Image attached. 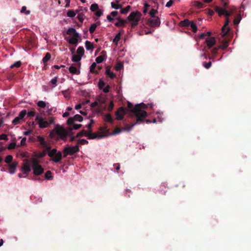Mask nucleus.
<instances>
[{
  "label": "nucleus",
  "mask_w": 251,
  "mask_h": 251,
  "mask_svg": "<svg viewBox=\"0 0 251 251\" xmlns=\"http://www.w3.org/2000/svg\"><path fill=\"white\" fill-rule=\"evenodd\" d=\"M45 178L48 180L52 179V176L51 175V172L50 171H48L46 172Z\"/></svg>",
  "instance_id": "33"
},
{
  "label": "nucleus",
  "mask_w": 251,
  "mask_h": 251,
  "mask_svg": "<svg viewBox=\"0 0 251 251\" xmlns=\"http://www.w3.org/2000/svg\"><path fill=\"white\" fill-rule=\"evenodd\" d=\"M121 35L122 34L121 32H119L118 33H117L115 36L114 38L113 39V42L117 45L118 42L121 39Z\"/></svg>",
  "instance_id": "27"
},
{
  "label": "nucleus",
  "mask_w": 251,
  "mask_h": 251,
  "mask_svg": "<svg viewBox=\"0 0 251 251\" xmlns=\"http://www.w3.org/2000/svg\"><path fill=\"white\" fill-rule=\"evenodd\" d=\"M32 169L33 174L36 176L41 175L44 172V169L41 165L38 164V160L35 159L32 160Z\"/></svg>",
  "instance_id": "7"
},
{
  "label": "nucleus",
  "mask_w": 251,
  "mask_h": 251,
  "mask_svg": "<svg viewBox=\"0 0 251 251\" xmlns=\"http://www.w3.org/2000/svg\"><path fill=\"white\" fill-rule=\"evenodd\" d=\"M26 113H27L26 110L25 109L21 111L20 112L19 116L15 117L14 118V119L13 120L12 124L14 125H16L20 124L21 123V122L22 120H23L24 117L26 115Z\"/></svg>",
  "instance_id": "10"
},
{
  "label": "nucleus",
  "mask_w": 251,
  "mask_h": 251,
  "mask_svg": "<svg viewBox=\"0 0 251 251\" xmlns=\"http://www.w3.org/2000/svg\"><path fill=\"white\" fill-rule=\"evenodd\" d=\"M158 13L157 10H155L154 9H151V10L149 12V15L151 17H155V15Z\"/></svg>",
  "instance_id": "40"
},
{
  "label": "nucleus",
  "mask_w": 251,
  "mask_h": 251,
  "mask_svg": "<svg viewBox=\"0 0 251 251\" xmlns=\"http://www.w3.org/2000/svg\"><path fill=\"white\" fill-rule=\"evenodd\" d=\"M85 47L87 50L92 51L94 49L93 44L89 41L85 42Z\"/></svg>",
  "instance_id": "22"
},
{
  "label": "nucleus",
  "mask_w": 251,
  "mask_h": 251,
  "mask_svg": "<svg viewBox=\"0 0 251 251\" xmlns=\"http://www.w3.org/2000/svg\"><path fill=\"white\" fill-rule=\"evenodd\" d=\"M26 140V139L25 137L23 138L21 141V146H23L25 145Z\"/></svg>",
  "instance_id": "63"
},
{
  "label": "nucleus",
  "mask_w": 251,
  "mask_h": 251,
  "mask_svg": "<svg viewBox=\"0 0 251 251\" xmlns=\"http://www.w3.org/2000/svg\"><path fill=\"white\" fill-rule=\"evenodd\" d=\"M105 85V82L101 79H100V80L99 81V84H98L99 88L100 89H102L104 87Z\"/></svg>",
  "instance_id": "48"
},
{
  "label": "nucleus",
  "mask_w": 251,
  "mask_h": 251,
  "mask_svg": "<svg viewBox=\"0 0 251 251\" xmlns=\"http://www.w3.org/2000/svg\"><path fill=\"white\" fill-rule=\"evenodd\" d=\"M48 151H47L46 149H44L42 152L39 153L38 154L37 157L40 158H43L45 156H46V154H48Z\"/></svg>",
  "instance_id": "38"
},
{
  "label": "nucleus",
  "mask_w": 251,
  "mask_h": 251,
  "mask_svg": "<svg viewBox=\"0 0 251 251\" xmlns=\"http://www.w3.org/2000/svg\"><path fill=\"white\" fill-rule=\"evenodd\" d=\"M106 74L111 78L113 79L116 77V75L110 71V68L107 67L106 69Z\"/></svg>",
  "instance_id": "23"
},
{
  "label": "nucleus",
  "mask_w": 251,
  "mask_h": 251,
  "mask_svg": "<svg viewBox=\"0 0 251 251\" xmlns=\"http://www.w3.org/2000/svg\"><path fill=\"white\" fill-rule=\"evenodd\" d=\"M174 1L173 0H170L167 3H166V6L167 7H171L173 3H174Z\"/></svg>",
  "instance_id": "64"
},
{
  "label": "nucleus",
  "mask_w": 251,
  "mask_h": 251,
  "mask_svg": "<svg viewBox=\"0 0 251 251\" xmlns=\"http://www.w3.org/2000/svg\"><path fill=\"white\" fill-rule=\"evenodd\" d=\"M97 66V64L96 63L94 62L92 64L90 67V71L92 73H95V68Z\"/></svg>",
  "instance_id": "46"
},
{
  "label": "nucleus",
  "mask_w": 251,
  "mask_h": 251,
  "mask_svg": "<svg viewBox=\"0 0 251 251\" xmlns=\"http://www.w3.org/2000/svg\"><path fill=\"white\" fill-rule=\"evenodd\" d=\"M219 48H215L211 50V53L214 55H216L218 53Z\"/></svg>",
  "instance_id": "57"
},
{
  "label": "nucleus",
  "mask_w": 251,
  "mask_h": 251,
  "mask_svg": "<svg viewBox=\"0 0 251 251\" xmlns=\"http://www.w3.org/2000/svg\"><path fill=\"white\" fill-rule=\"evenodd\" d=\"M130 8V6L128 5L126 7L121 9L120 12L122 14H126L129 11Z\"/></svg>",
  "instance_id": "30"
},
{
  "label": "nucleus",
  "mask_w": 251,
  "mask_h": 251,
  "mask_svg": "<svg viewBox=\"0 0 251 251\" xmlns=\"http://www.w3.org/2000/svg\"><path fill=\"white\" fill-rule=\"evenodd\" d=\"M67 34L72 36V38L68 40L67 41L70 44L76 46L78 42V38L80 37L79 34L74 28H69L67 31Z\"/></svg>",
  "instance_id": "5"
},
{
  "label": "nucleus",
  "mask_w": 251,
  "mask_h": 251,
  "mask_svg": "<svg viewBox=\"0 0 251 251\" xmlns=\"http://www.w3.org/2000/svg\"><path fill=\"white\" fill-rule=\"evenodd\" d=\"M37 106L40 108H44L46 107V103L43 100L39 101L37 102Z\"/></svg>",
  "instance_id": "37"
},
{
  "label": "nucleus",
  "mask_w": 251,
  "mask_h": 251,
  "mask_svg": "<svg viewBox=\"0 0 251 251\" xmlns=\"http://www.w3.org/2000/svg\"><path fill=\"white\" fill-rule=\"evenodd\" d=\"M147 107V105L144 103L137 104L134 107L133 104L130 102H127V111H129V115L131 117L134 116L136 118V122L134 123L126 125L124 129L126 131H129L132 127L136 124H140L144 121L145 119L147 116V112L144 109Z\"/></svg>",
  "instance_id": "1"
},
{
  "label": "nucleus",
  "mask_w": 251,
  "mask_h": 251,
  "mask_svg": "<svg viewBox=\"0 0 251 251\" xmlns=\"http://www.w3.org/2000/svg\"><path fill=\"white\" fill-rule=\"evenodd\" d=\"M69 70L70 72L73 74L78 75L80 74L79 71H78L77 68L73 66H71L69 67Z\"/></svg>",
  "instance_id": "24"
},
{
  "label": "nucleus",
  "mask_w": 251,
  "mask_h": 251,
  "mask_svg": "<svg viewBox=\"0 0 251 251\" xmlns=\"http://www.w3.org/2000/svg\"><path fill=\"white\" fill-rule=\"evenodd\" d=\"M229 23V20L228 18H226V22L224 26L222 28V36H225L228 33L229 31V28L228 27V24Z\"/></svg>",
  "instance_id": "14"
},
{
  "label": "nucleus",
  "mask_w": 251,
  "mask_h": 251,
  "mask_svg": "<svg viewBox=\"0 0 251 251\" xmlns=\"http://www.w3.org/2000/svg\"><path fill=\"white\" fill-rule=\"evenodd\" d=\"M127 111V109L126 108L121 107L118 110L116 111L115 115L116 116V119L118 120H122L124 118L125 115Z\"/></svg>",
  "instance_id": "11"
},
{
  "label": "nucleus",
  "mask_w": 251,
  "mask_h": 251,
  "mask_svg": "<svg viewBox=\"0 0 251 251\" xmlns=\"http://www.w3.org/2000/svg\"><path fill=\"white\" fill-rule=\"evenodd\" d=\"M150 7V5L149 4L146 3L144 5V10H143V13L146 14L148 12V9L149 7Z\"/></svg>",
  "instance_id": "51"
},
{
  "label": "nucleus",
  "mask_w": 251,
  "mask_h": 251,
  "mask_svg": "<svg viewBox=\"0 0 251 251\" xmlns=\"http://www.w3.org/2000/svg\"><path fill=\"white\" fill-rule=\"evenodd\" d=\"M79 149L78 145H76L75 146H67L63 150V157H66L68 155H72L78 152Z\"/></svg>",
  "instance_id": "6"
},
{
  "label": "nucleus",
  "mask_w": 251,
  "mask_h": 251,
  "mask_svg": "<svg viewBox=\"0 0 251 251\" xmlns=\"http://www.w3.org/2000/svg\"><path fill=\"white\" fill-rule=\"evenodd\" d=\"M87 131L85 130H82L81 131L77 133L76 137H80L82 136H85V135H86Z\"/></svg>",
  "instance_id": "39"
},
{
  "label": "nucleus",
  "mask_w": 251,
  "mask_h": 251,
  "mask_svg": "<svg viewBox=\"0 0 251 251\" xmlns=\"http://www.w3.org/2000/svg\"><path fill=\"white\" fill-rule=\"evenodd\" d=\"M22 64V62L20 61H18L14 63L13 64L11 65L10 66L11 68H13L14 67L19 68L21 66Z\"/></svg>",
  "instance_id": "45"
},
{
  "label": "nucleus",
  "mask_w": 251,
  "mask_h": 251,
  "mask_svg": "<svg viewBox=\"0 0 251 251\" xmlns=\"http://www.w3.org/2000/svg\"><path fill=\"white\" fill-rule=\"evenodd\" d=\"M147 24L152 27H157L160 25V19L157 16L151 17L148 20Z\"/></svg>",
  "instance_id": "8"
},
{
  "label": "nucleus",
  "mask_w": 251,
  "mask_h": 251,
  "mask_svg": "<svg viewBox=\"0 0 251 251\" xmlns=\"http://www.w3.org/2000/svg\"><path fill=\"white\" fill-rule=\"evenodd\" d=\"M123 67V64L121 63H119L117 65V66L115 67V69L117 71H120L122 69V68Z\"/></svg>",
  "instance_id": "62"
},
{
  "label": "nucleus",
  "mask_w": 251,
  "mask_h": 251,
  "mask_svg": "<svg viewBox=\"0 0 251 251\" xmlns=\"http://www.w3.org/2000/svg\"><path fill=\"white\" fill-rule=\"evenodd\" d=\"M228 42L227 41H225L223 44L222 45H221L219 47V48H221L222 49V50H225L227 48V47H228Z\"/></svg>",
  "instance_id": "36"
},
{
  "label": "nucleus",
  "mask_w": 251,
  "mask_h": 251,
  "mask_svg": "<svg viewBox=\"0 0 251 251\" xmlns=\"http://www.w3.org/2000/svg\"><path fill=\"white\" fill-rule=\"evenodd\" d=\"M18 163L14 162L8 165V172L10 174H13L15 172V170L17 166Z\"/></svg>",
  "instance_id": "18"
},
{
  "label": "nucleus",
  "mask_w": 251,
  "mask_h": 251,
  "mask_svg": "<svg viewBox=\"0 0 251 251\" xmlns=\"http://www.w3.org/2000/svg\"><path fill=\"white\" fill-rule=\"evenodd\" d=\"M21 12V13H25V12L26 15H28V14H30V11L29 10H26V7L25 6H23L22 7Z\"/></svg>",
  "instance_id": "49"
},
{
  "label": "nucleus",
  "mask_w": 251,
  "mask_h": 251,
  "mask_svg": "<svg viewBox=\"0 0 251 251\" xmlns=\"http://www.w3.org/2000/svg\"><path fill=\"white\" fill-rule=\"evenodd\" d=\"M55 130L56 134L59 136V137L63 140H66L69 132L66 129L63 127H56Z\"/></svg>",
  "instance_id": "9"
},
{
  "label": "nucleus",
  "mask_w": 251,
  "mask_h": 251,
  "mask_svg": "<svg viewBox=\"0 0 251 251\" xmlns=\"http://www.w3.org/2000/svg\"><path fill=\"white\" fill-rule=\"evenodd\" d=\"M51 58V54L49 52H47L43 58V62L45 65L46 63Z\"/></svg>",
  "instance_id": "26"
},
{
  "label": "nucleus",
  "mask_w": 251,
  "mask_h": 251,
  "mask_svg": "<svg viewBox=\"0 0 251 251\" xmlns=\"http://www.w3.org/2000/svg\"><path fill=\"white\" fill-rule=\"evenodd\" d=\"M71 126H72V129H79L81 126V124H75L74 123L73 124H72Z\"/></svg>",
  "instance_id": "50"
},
{
  "label": "nucleus",
  "mask_w": 251,
  "mask_h": 251,
  "mask_svg": "<svg viewBox=\"0 0 251 251\" xmlns=\"http://www.w3.org/2000/svg\"><path fill=\"white\" fill-rule=\"evenodd\" d=\"M101 53V55L97 57L96 59V61L97 63H100L106 59V52L102 51Z\"/></svg>",
  "instance_id": "19"
},
{
  "label": "nucleus",
  "mask_w": 251,
  "mask_h": 251,
  "mask_svg": "<svg viewBox=\"0 0 251 251\" xmlns=\"http://www.w3.org/2000/svg\"><path fill=\"white\" fill-rule=\"evenodd\" d=\"M83 120L82 117L79 115L76 114L73 117H70L67 121V124L68 125H71L73 124L75 121L81 122Z\"/></svg>",
  "instance_id": "13"
},
{
  "label": "nucleus",
  "mask_w": 251,
  "mask_h": 251,
  "mask_svg": "<svg viewBox=\"0 0 251 251\" xmlns=\"http://www.w3.org/2000/svg\"><path fill=\"white\" fill-rule=\"evenodd\" d=\"M82 57L78 54H73L72 58V60L73 62H77L79 61L81 59Z\"/></svg>",
  "instance_id": "28"
},
{
  "label": "nucleus",
  "mask_w": 251,
  "mask_h": 251,
  "mask_svg": "<svg viewBox=\"0 0 251 251\" xmlns=\"http://www.w3.org/2000/svg\"><path fill=\"white\" fill-rule=\"evenodd\" d=\"M88 144V141H87L86 140L84 139H79L77 141V145H78L79 146V145H86V144Z\"/></svg>",
  "instance_id": "41"
},
{
  "label": "nucleus",
  "mask_w": 251,
  "mask_h": 251,
  "mask_svg": "<svg viewBox=\"0 0 251 251\" xmlns=\"http://www.w3.org/2000/svg\"><path fill=\"white\" fill-rule=\"evenodd\" d=\"M37 139V141L40 142V145L44 149H46L47 151L50 150L51 148L50 146L45 141L43 137L38 136Z\"/></svg>",
  "instance_id": "12"
},
{
  "label": "nucleus",
  "mask_w": 251,
  "mask_h": 251,
  "mask_svg": "<svg viewBox=\"0 0 251 251\" xmlns=\"http://www.w3.org/2000/svg\"><path fill=\"white\" fill-rule=\"evenodd\" d=\"M85 136L87 137L88 139H94L96 138L100 139L103 137V135H101L100 134L92 133L91 130L87 131Z\"/></svg>",
  "instance_id": "15"
},
{
  "label": "nucleus",
  "mask_w": 251,
  "mask_h": 251,
  "mask_svg": "<svg viewBox=\"0 0 251 251\" xmlns=\"http://www.w3.org/2000/svg\"><path fill=\"white\" fill-rule=\"evenodd\" d=\"M97 101H98V103H100V104H103L105 103V98L100 97L97 99Z\"/></svg>",
  "instance_id": "43"
},
{
  "label": "nucleus",
  "mask_w": 251,
  "mask_h": 251,
  "mask_svg": "<svg viewBox=\"0 0 251 251\" xmlns=\"http://www.w3.org/2000/svg\"><path fill=\"white\" fill-rule=\"evenodd\" d=\"M48 155L51 158L50 160L53 161L55 163L59 162L62 158V153L60 151H57L56 149H53L52 150L48 151Z\"/></svg>",
  "instance_id": "4"
},
{
  "label": "nucleus",
  "mask_w": 251,
  "mask_h": 251,
  "mask_svg": "<svg viewBox=\"0 0 251 251\" xmlns=\"http://www.w3.org/2000/svg\"><path fill=\"white\" fill-rule=\"evenodd\" d=\"M142 14L139 11L132 12L127 17L126 20H123L121 17L116 18L118 21L114 24L117 27H120L125 26L127 23V21L130 23L131 27L134 28L136 26L140 20Z\"/></svg>",
  "instance_id": "2"
},
{
  "label": "nucleus",
  "mask_w": 251,
  "mask_h": 251,
  "mask_svg": "<svg viewBox=\"0 0 251 251\" xmlns=\"http://www.w3.org/2000/svg\"><path fill=\"white\" fill-rule=\"evenodd\" d=\"M35 121L37 122L39 127L40 128H45L48 127L50 125L53 124L54 118L49 117L47 121L42 117H40L38 114L36 116Z\"/></svg>",
  "instance_id": "3"
},
{
  "label": "nucleus",
  "mask_w": 251,
  "mask_h": 251,
  "mask_svg": "<svg viewBox=\"0 0 251 251\" xmlns=\"http://www.w3.org/2000/svg\"><path fill=\"white\" fill-rule=\"evenodd\" d=\"M76 52L78 55H80L81 57L84 54V49L83 47H79L76 50Z\"/></svg>",
  "instance_id": "29"
},
{
  "label": "nucleus",
  "mask_w": 251,
  "mask_h": 251,
  "mask_svg": "<svg viewBox=\"0 0 251 251\" xmlns=\"http://www.w3.org/2000/svg\"><path fill=\"white\" fill-rule=\"evenodd\" d=\"M16 147V143L15 142H12V143H11L8 146V149L9 150H12V149H15Z\"/></svg>",
  "instance_id": "55"
},
{
  "label": "nucleus",
  "mask_w": 251,
  "mask_h": 251,
  "mask_svg": "<svg viewBox=\"0 0 251 251\" xmlns=\"http://www.w3.org/2000/svg\"><path fill=\"white\" fill-rule=\"evenodd\" d=\"M212 63L210 61L208 62H204L203 63V66L206 69H209L211 66Z\"/></svg>",
  "instance_id": "52"
},
{
  "label": "nucleus",
  "mask_w": 251,
  "mask_h": 251,
  "mask_svg": "<svg viewBox=\"0 0 251 251\" xmlns=\"http://www.w3.org/2000/svg\"><path fill=\"white\" fill-rule=\"evenodd\" d=\"M35 111L33 110L28 111L26 114L28 117H33L35 115Z\"/></svg>",
  "instance_id": "53"
},
{
  "label": "nucleus",
  "mask_w": 251,
  "mask_h": 251,
  "mask_svg": "<svg viewBox=\"0 0 251 251\" xmlns=\"http://www.w3.org/2000/svg\"><path fill=\"white\" fill-rule=\"evenodd\" d=\"M95 14L97 17H100L102 15L103 12L102 10L98 9Z\"/></svg>",
  "instance_id": "59"
},
{
  "label": "nucleus",
  "mask_w": 251,
  "mask_h": 251,
  "mask_svg": "<svg viewBox=\"0 0 251 251\" xmlns=\"http://www.w3.org/2000/svg\"><path fill=\"white\" fill-rule=\"evenodd\" d=\"M189 26L191 27V28L193 32L195 33L197 31V27L196 25L193 22H190Z\"/></svg>",
  "instance_id": "32"
},
{
  "label": "nucleus",
  "mask_w": 251,
  "mask_h": 251,
  "mask_svg": "<svg viewBox=\"0 0 251 251\" xmlns=\"http://www.w3.org/2000/svg\"><path fill=\"white\" fill-rule=\"evenodd\" d=\"M112 8L115 9H119L122 8V5L120 4L115 3L114 2H112L111 3Z\"/></svg>",
  "instance_id": "35"
},
{
  "label": "nucleus",
  "mask_w": 251,
  "mask_h": 251,
  "mask_svg": "<svg viewBox=\"0 0 251 251\" xmlns=\"http://www.w3.org/2000/svg\"><path fill=\"white\" fill-rule=\"evenodd\" d=\"M99 9V6L97 3L92 4L90 6V10L93 12H96Z\"/></svg>",
  "instance_id": "34"
},
{
  "label": "nucleus",
  "mask_w": 251,
  "mask_h": 251,
  "mask_svg": "<svg viewBox=\"0 0 251 251\" xmlns=\"http://www.w3.org/2000/svg\"><path fill=\"white\" fill-rule=\"evenodd\" d=\"M104 122H109L112 124L114 123V120L112 118L110 114H107L104 116Z\"/></svg>",
  "instance_id": "20"
},
{
  "label": "nucleus",
  "mask_w": 251,
  "mask_h": 251,
  "mask_svg": "<svg viewBox=\"0 0 251 251\" xmlns=\"http://www.w3.org/2000/svg\"><path fill=\"white\" fill-rule=\"evenodd\" d=\"M110 88V85H107L105 88H103V92L107 93L109 92V89Z\"/></svg>",
  "instance_id": "60"
},
{
  "label": "nucleus",
  "mask_w": 251,
  "mask_h": 251,
  "mask_svg": "<svg viewBox=\"0 0 251 251\" xmlns=\"http://www.w3.org/2000/svg\"><path fill=\"white\" fill-rule=\"evenodd\" d=\"M83 16H84V14L82 13H79L77 15V17L78 19L79 20V21L81 23H82L83 21Z\"/></svg>",
  "instance_id": "54"
},
{
  "label": "nucleus",
  "mask_w": 251,
  "mask_h": 251,
  "mask_svg": "<svg viewBox=\"0 0 251 251\" xmlns=\"http://www.w3.org/2000/svg\"><path fill=\"white\" fill-rule=\"evenodd\" d=\"M190 21L188 19H185L180 22L179 25L181 26L188 27L190 25Z\"/></svg>",
  "instance_id": "25"
},
{
  "label": "nucleus",
  "mask_w": 251,
  "mask_h": 251,
  "mask_svg": "<svg viewBox=\"0 0 251 251\" xmlns=\"http://www.w3.org/2000/svg\"><path fill=\"white\" fill-rule=\"evenodd\" d=\"M97 27V24H92L89 28V31L91 34H92L95 31Z\"/></svg>",
  "instance_id": "44"
},
{
  "label": "nucleus",
  "mask_w": 251,
  "mask_h": 251,
  "mask_svg": "<svg viewBox=\"0 0 251 251\" xmlns=\"http://www.w3.org/2000/svg\"><path fill=\"white\" fill-rule=\"evenodd\" d=\"M31 171V167L30 164L28 162L24 163L22 167V171L24 174H27Z\"/></svg>",
  "instance_id": "17"
},
{
  "label": "nucleus",
  "mask_w": 251,
  "mask_h": 251,
  "mask_svg": "<svg viewBox=\"0 0 251 251\" xmlns=\"http://www.w3.org/2000/svg\"><path fill=\"white\" fill-rule=\"evenodd\" d=\"M226 9L222 8L219 6H216L215 8V11L220 16H221L224 14V12Z\"/></svg>",
  "instance_id": "21"
},
{
  "label": "nucleus",
  "mask_w": 251,
  "mask_h": 251,
  "mask_svg": "<svg viewBox=\"0 0 251 251\" xmlns=\"http://www.w3.org/2000/svg\"><path fill=\"white\" fill-rule=\"evenodd\" d=\"M13 160V156L11 155L6 156L5 159V162L7 163H9L12 162Z\"/></svg>",
  "instance_id": "47"
},
{
  "label": "nucleus",
  "mask_w": 251,
  "mask_h": 251,
  "mask_svg": "<svg viewBox=\"0 0 251 251\" xmlns=\"http://www.w3.org/2000/svg\"><path fill=\"white\" fill-rule=\"evenodd\" d=\"M114 105L113 101H111L110 102V104L108 107V110L109 111H112L114 108Z\"/></svg>",
  "instance_id": "56"
},
{
  "label": "nucleus",
  "mask_w": 251,
  "mask_h": 251,
  "mask_svg": "<svg viewBox=\"0 0 251 251\" xmlns=\"http://www.w3.org/2000/svg\"><path fill=\"white\" fill-rule=\"evenodd\" d=\"M7 140L8 137L5 134H2L0 135V140Z\"/></svg>",
  "instance_id": "61"
},
{
  "label": "nucleus",
  "mask_w": 251,
  "mask_h": 251,
  "mask_svg": "<svg viewBox=\"0 0 251 251\" xmlns=\"http://www.w3.org/2000/svg\"><path fill=\"white\" fill-rule=\"evenodd\" d=\"M28 46L29 49H31L35 46V41L34 39H29L28 41Z\"/></svg>",
  "instance_id": "31"
},
{
  "label": "nucleus",
  "mask_w": 251,
  "mask_h": 251,
  "mask_svg": "<svg viewBox=\"0 0 251 251\" xmlns=\"http://www.w3.org/2000/svg\"><path fill=\"white\" fill-rule=\"evenodd\" d=\"M57 81V77H55L54 78H52L50 80V83L54 85V87L56 85V83Z\"/></svg>",
  "instance_id": "58"
},
{
  "label": "nucleus",
  "mask_w": 251,
  "mask_h": 251,
  "mask_svg": "<svg viewBox=\"0 0 251 251\" xmlns=\"http://www.w3.org/2000/svg\"><path fill=\"white\" fill-rule=\"evenodd\" d=\"M67 15L69 17L73 18L75 16V13L73 10H69L67 13Z\"/></svg>",
  "instance_id": "42"
},
{
  "label": "nucleus",
  "mask_w": 251,
  "mask_h": 251,
  "mask_svg": "<svg viewBox=\"0 0 251 251\" xmlns=\"http://www.w3.org/2000/svg\"><path fill=\"white\" fill-rule=\"evenodd\" d=\"M208 49H210L216 44V40L215 37H207L205 40Z\"/></svg>",
  "instance_id": "16"
}]
</instances>
